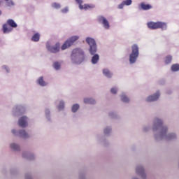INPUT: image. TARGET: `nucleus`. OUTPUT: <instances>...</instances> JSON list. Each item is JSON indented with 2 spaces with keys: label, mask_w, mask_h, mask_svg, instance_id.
Here are the masks:
<instances>
[{
  "label": "nucleus",
  "mask_w": 179,
  "mask_h": 179,
  "mask_svg": "<svg viewBox=\"0 0 179 179\" xmlns=\"http://www.w3.org/2000/svg\"><path fill=\"white\" fill-rule=\"evenodd\" d=\"M71 61L73 64L80 65L85 61V53L82 49H74L71 54Z\"/></svg>",
  "instance_id": "obj_1"
},
{
  "label": "nucleus",
  "mask_w": 179,
  "mask_h": 179,
  "mask_svg": "<svg viewBox=\"0 0 179 179\" xmlns=\"http://www.w3.org/2000/svg\"><path fill=\"white\" fill-rule=\"evenodd\" d=\"M159 128H161V136H166V134H167V127L163 126V121L162 120L155 118L153 131H157Z\"/></svg>",
  "instance_id": "obj_2"
},
{
  "label": "nucleus",
  "mask_w": 179,
  "mask_h": 179,
  "mask_svg": "<svg viewBox=\"0 0 179 179\" xmlns=\"http://www.w3.org/2000/svg\"><path fill=\"white\" fill-rule=\"evenodd\" d=\"M132 52L129 55V62L130 64H135L136 62V59H138V57H139V48L138 45L134 44L131 47Z\"/></svg>",
  "instance_id": "obj_3"
},
{
  "label": "nucleus",
  "mask_w": 179,
  "mask_h": 179,
  "mask_svg": "<svg viewBox=\"0 0 179 179\" xmlns=\"http://www.w3.org/2000/svg\"><path fill=\"white\" fill-rule=\"evenodd\" d=\"M148 29H150L151 30H156V29H162V30H166L167 29V24L165 22H150L148 24Z\"/></svg>",
  "instance_id": "obj_4"
},
{
  "label": "nucleus",
  "mask_w": 179,
  "mask_h": 179,
  "mask_svg": "<svg viewBox=\"0 0 179 179\" xmlns=\"http://www.w3.org/2000/svg\"><path fill=\"white\" fill-rule=\"evenodd\" d=\"M86 43L90 45V53L91 55H94L97 52V45L96 41L94 38L87 37L86 38Z\"/></svg>",
  "instance_id": "obj_5"
},
{
  "label": "nucleus",
  "mask_w": 179,
  "mask_h": 179,
  "mask_svg": "<svg viewBox=\"0 0 179 179\" xmlns=\"http://www.w3.org/2000/svg\"><path fill=\"white\" fill-rule=\"evenodd\" d=\"M79 40V36H71L69 39L65 41V43L62 46V50L64 51V50H66V48H69L75 41Z\"/></svg>",
  "instance_id": "obj_6"
},
{
  "label": "nucleus",
  "mask_w": 179,
  "mask_h": 179,
  "mask_svg": "<svg viewBox=\"0 0 179 179\" xmlns=\"http://www.w3.org/2000/svg\"><path fill=\"white\" fill-rule=\"evenodd\" d=\"M46 48H48V51H50V52L55 54L59 51L61 48L59 43H57L55 46H50V45H46Z\"/></svg>",
  "instance_id": "obj_7"
},
{
  "label": "nucleus",
  "mask_w": 179,
  "mask_h": 179,
  "mask_svg": "<svg viewBox=\"0 0 179 179\" xmlns=\"http://www.w3.org/2000/svg\"><path fill=\"white\" fill-rule=\"evenodd\" d=\"M98 22H99V23H102L105 29H110V24L108 23V20H107V19H106V17L103 16L98 17Z\"/></svg>",
  "instance_id": "obj_8"
},
{
  "label": "nucleus",
  "mask_w": 179,
  "mask_h": 179,
  "mask_svg": "<svg viewBox=\"0 0 179 179\" xmlns=\"http://www.w3.org/2000/svg\"><path fill=\"white\" fill-rule=\"evenodd\" d=\"M76 2H77V3L79 4V8L81 10L82 9H89V8H94V5H89V4L82 5V3H83V1L82 0H76Z\"/></svg>",
  "instance_id": "obj_9"
},
{
  "label": "nucleus",
  "mask_w": 179,
  "mask_h": 179,
  "mask_svg": "<svg viewBox=\"0 0 179 179\" xmlns=\"http://www.w3.org/2000/svg\"><path fill=\"white\" fill-rule=\"evenodd\" d=\"M18 124L20 127H22V128H26V127H27V117H22L20 118Z\"/></svg>",
  "instance_id": "obj_10"
},
{
  "label": "nucleus",
  "mask_w": 179,
  "mask_h": 179,
  "mask_svg": "<svg viewBox=\"0 0 179 179\" xmlns=\"http://www.w3.org/2000/svg\"><path fill=\"white\" fill-rule=\"evenodd\" d=\"M160 97V92H157L156 94L150 96L147 98V101H156Z\"/></svg>",
  "instance_id": "obj_11"
},
{
  "label": "nucleus",
  "mask_w": 179,
  "mask_h": 179,
  "mask_svg": "<svg viewBox=\"0 0 179 179\" xmlns=\"http://www.w3.org/2000/svg\"><path fill=\"white\" fill-rule=\"evenodd\" d=\"M13 29L6 22L3 25V33H10Z\"/></svg>",
  "instance_id": "obj_12"
},
{
  "label": "nucleus",
  "mask_w": 179,
  "mask_h": 179,
  "mask_svg": "<svg viewBox=\"0 0 179 179\" xmlns=\"http://www.w3.org/2000/svg\"><path fill=\"white\" fill-rule=\"evenodd\" d=\"M136 173L141 175L142 178H145V169L142 166H138L136 169Z\"/></svg>",
  "instance_id": "obj_13"
},
{
  "label": "nucleus",
  "mask_w": 179,
  "mask_h": 179,
  "mask_svg": "<svg viewBox=\"0 0 179 179\" xmlns=\"http://www.w3.org/2000/svg\"><path fill=\"white\" fill-rule=\"evenodd\" d=\"M141 8L143 10H149V9H152V5L145 4L144 2L141 3Z\"/></svg>",
  "instance_id": "obj_14"
},
{
  "label": "nucleus",
  "mask_w": 179,
  "mask_h": 179,
  "mask_svg": "<svg viewBox=\"0 0 179 179\" xmlns=\"http://www.w3.org/2000/svg\"><path fill=\"white\" fill-rule=\"evenodd\" d=\"M99 59H100V56H99V55L97 54H95V55L94 54V56L92 58L91 62L94 65L97 64V62H99Z\"/></svg>",
  "instance_id": "obj_15"
},
{
  "label": "nucleus",
  "mask_w": 179,
  "mask_h": 179,
  "mask_svg": "<svg viewBox=\"0 0 179 179\" xmlns=\"http://www.w3.org/2000/svg\"><path fill=\"white\" fill-rule=\"evenodd\" d=\"M6 23L11 27V28H16L17 27V24L15 22V21L12 19H9L7 20Z\"/></svg>",
  "instance_id": "obj_16"
},
{
  "label": "nucleus",
  "mask_w": 179,
  "mask_h": 179,
  "mask_svg": "<svg viewBox=\"0 0 179 179\" xmlns=\"http://www.w3.org/2000/svg\"><path fill=\"white\" fill-rule=\"evenodd\" d=\"M18 135L19 136H21V138H24V139H26V138H29V134L24 130H20Z\"/></svg>",
  "instance_id": "obj_17"
},
{
  "label": "nucleus",
  "mask_w": 179,
  "mask_h": 179,
  "mask_svg": "<svg viewBox=\"0 0 179 179\" xmlns=\"http://www.w3.org/2000/svg\"><path fill=\"white\" fill-rule=\"evenodd\" d=\"M84 103H85V104H94L96 103V101L93 99L85 98Z\"/></svg>",
  "instance_id": "obj_18"
},
{
  "label": "nucleus",
  "mask_w": 179,
  "mask_h": 179,
  "mask_svg": "<svg viewBox=\"0 0 179 179\" xmlns=\"http://www.w3.org/2000/svg\"><path fill=\"white\" fill-rule=\"evenodd\" d=\"M31 41H40V34L36 33L31 38Z\"/></svg>",
  "instance_id": "obj_19"
},
{
  "label": "nucleus",
  "mask_w": 179,
  "mask_h": 179,
  "mask_svg": "<svg viewBox=\"0 0 179 179\" xmlns=\"http://www.w3.org/2000/svg\"><path fill=\"white\" fill-rule=\"evenodd\" d=\"M103 73L106 78H111L113 76V74L110 72V70L105 69L103 70Z\"/></svg>",
  "instance_id": "obj_20"
},
{
  "label": "nucleus",
  "mask_w": 179,
  "mask_h": 179,
  "mask_svg": "<svg viewBox=\"0 0 179 179\" xmlns=\"http://www.w3.org/2000/svg\"><path fill=\"white\" fill-rule=\"evenodd\" d=\"M176 138V136L174 134H168L167 136H166V141H170V140L174 139Z\"/></svg>",
  "instance_id": "obj_21"
},
{
  "label": "nucleus",
  "mask_w": 179,
  "mask_h": 179,
  "mask_svg": "<svg viewBox=\"0 0 179 179\" xmlns=\"http://www.w3.org/2000/svg\"><path fill=\"white\" fill-rule=\"evenodd\" d=\"M171 71H173V72H177V71H179V64H176L172 65Z\"/></svg>",
  "instance_id": "obj_22"
},
{
  "label": "nucleus",
  "mask_w": 179,
  "mask_h": 179,
  "mask_svg": "<svg viewBox=\"0 0 179 179\" xmlns=\"http://www.w3.org/2000/svg\"><path fill=\"white\" fill-rule=\"evenodd\" d=\"M171 61H173V57H171V55H168L166 58H165V63L166 64H171Z\"/></svg>",
  "instance_id": "obj_23"
},
{
  "label": "nucleus",
  "mask_w": 179,
  "mask_h": 179,
  "mask_svg": "<svg viewBox=\"0 0 179 179\" xmlns=\"http://www.w3.org/2000/svg\"><path fill=\"white\" fill-rule=\"evenodd\" d=\"M10 147L13 149V150H19L20 148L17 145V144L12 143Z\"/></svg>",
  "instance_id": "obj_24"
},
{
  "label": "nucleus",
  "mask_w": 179,
  "mask_h": 179,
  "mask_svg": "<svg viewBox=\"0 0 179 179\" xmlns=\"http://www.w3.org/2000/svg\"><path fill=\"white\" fill-rule=\"evenodd\" d=\"M38 85H40L41 86H45V82L44 80L43 79V77H41V78L38 80Z\"/></svg>",
  "instance_id": "obj_25"
},
{
  "label": "nucleus",
  "mask_w": 179,
  "mask_h": 179,
  "mask_svg": "<svg viewBox=\"0 0 179 179\" xmlns=\"http://www.w3.org/2000/svg\"><path fill=\"white\" fill-rule=\"evenodd\" d=\"M79 110V104H74L72 106V112L73 113H76Z\"/></svg>",
  "instance_id": "obj_26"
},
{
  "label": "nucleus",
  "mask_w": 179,
  "mask_h": 179,
  "mask_svg": "<svg viewBox=\"0 0 179 179\" xmlns=\"http://www.w3.org/2000/svg\"><path fill=\"white\" fill-rule=\"evenodd\" d=\"M121 100L124 101V103H128L129 101V99L125 95H122Z\"/></svg>",
  "instance_id": "obj_27"
},
{
  "label": "nucleus",
  "mask_w": 179,
  "mask_h": 179,
  "mask_svg": "<svg viewBox=\"0 0 179 179\" xmlns=\"http://www.w3.org/2000/svg\"><path fill=\"white\" fill-rule=\"evenodd\" d=\"M124 5H126L127 6H129V5L132 4V0H125L122 1Z\"/></svg>",
  "instance_id": "obj_28"
},
{
  "label": "nucleus",
  "mask_w": 179,
  "mask_h": 179,
  "mask_svg": "<svg viewBox=\"0 0 179 179\" xmlns=\"http://www.w3.org/2000/svg\"><path fill=\"white\" fill-rule=\"evenodd\" d=\"M53 67L55 69L58 70L59 68H61V64L59 62H55L53 64Z\"/></svg>",
  "instance_id": "obj_29"
},
{
  "label": "nucleus",
  "mask_w": 179,
  "mask_h": 179,
  "mask_svg": "<svg viewBox=\"0 0 179 179\" xmlns=\"http://www.w3.org/2000/svg\"><path fill=\"white\" fill-rule=\"evenodd\" d=\"M64 107H65V103H64V101H60L59 105L58 106L59 110H64Z\"/></svg>",
  "instance_id": "obj_30"
},
{
  "label": "nucleus",
  "mask_w": 179,
  "mask_h": 179,
  "mask_svg": "<svg viewBox=\"0 0 179 179\" xmlns=\"http://www.w3.org/2000/svg\"><path fill=\"white\" fill-rule=\"evenodd\" d=\"M52 8H55V9H59V8H61V5L57 3H52Z\"/></svg>",
  "instance_id": "obj_31"
},
{
  "label": "nucleus",
  "mask_w": 179,
  "mask_h": 179,
  "mask_svg": "<svg viewBox=\"0 0 179 179\" xmlns=\"http://www.w3.org/2000/svg\"><path fill=\"white\" fill-rule=\"evenodd\" d=\"M105 135H107L108 134H110V132H111V129L110 127H107L104 129L103 131Z\"/></svg>",
  "instance_id": "obj_32"
},
{
  "label": "nucleus",
  "mask_w": 179,
  "mask_h": 179,
  "mask_svg": "<svg viewBox=\"0 0 179 179\" xmlns=\"http://www.w3.org/2000/svg\"><path fill=\"white\" fill-rule=\"evenodd\" d=\"M14 5H15V3H13V1H10L6 3V6L10 7V6H13Z\"/></svg>",
  "instance_id": "obj_33"
},
{
  "label": "nucleus",
  "mask_w": 179,
  "mask_h": 179,
  "mask_svg": "<svg viewBox=\"0 0 179 179\" xmlns=\"http://www.w3.org/2000/svg\"><path fill=\"white\" fill-rule=\"evenodd\" d=\"M110 92H111V93H113V94H117V88H112L110 90Z\"/></svg>",
  "instance_id": "obj_34"
},
{
  "label": "nucleus",
  "mask_w": 179,
  "mask_h": 179,
  "mask_svg": "<svg viewBox=\"0 0 179 179\" xmlns=\"http://www.w3.org/2000/svg\"><path fill=\"white\" fill-rule=\"evenodd\" d=\"M125 6V4H124V2L122 1L121 4L118 6V9H122Z\"/></svg>",
  "instance_id": "obj_35"
},
{
  "label": "nucleus",
  "mask_w": 179,
  "mask_h": 179,
  "mask_svg": "<svg viewBox=\"0 0 179 179\" xmlns=\"http://www.w3.org/2000/svg\"><path fill=\"white\" fill-rule=\"evenodd\" d=\"M62 13H66V12H68V8H66L62 9Z\"/></svg>",
  "instance_id": "obj_36"
},
{
  "label": "nucleus",
  "mask_w": 179,
  "mask_h": 179,
  "mask_svg": "<svg viewBox=\"0 0 179 179\" xmlns=\"http://www.w3.org/2000/svg\"><path fill=\"white\" fill-rule=\"evenodd\" d=\"M12 133L13 134V135H17L16 130H15V129L12 130Z\"/></svg>",
  "instance_id": "obj_37"
},
{
  "label": "nucleus",
  "mask_w": 179,
  "mask_h": 179,
  "mask_svg": "<svg viewBox=\"0 0 179 179\" xmlns=\"http://www.w3.org/2000/svg\"><path fill=\"white\" fill-rule=\"evenodd\" d=\"M0 15H2V11L1 10H0Z\"/></svg>",
  "instance_id": "obj_38"
},
{
  "label": "nucleus",
  "mask_w": 179,
  "mask_h": 179,
  "mask_svg": "<svg viewBox=\"0 0 179 179\" xmlns=\"http://www.w3.org/2000/svg\"><path fill=\"white\" fill-rule=\"evenodd\" d=\"M5 1H9V0H5Z\"/></svg>",
  "instance_id": "obj_39"
}]
</instances>
